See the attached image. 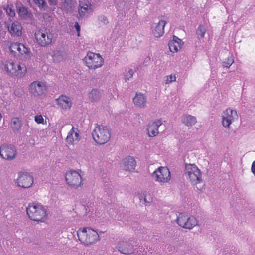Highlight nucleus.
Returning a JSON list of instances; mask_svg holds the SVG:
<instances>
[{
    "mask_svg": "<svg viewBox=\"0 0 255 255\" xmlns=\"http://www.w3.org/2000/svg\"><path fill=\"white\" fill-rule=\"evenodd\" d=\"M5 70L10 75L17 78L24 76L27 72L26 66L12 60H0V70Z\"/></svg>",
    "mask_w": 255,
    "mask_h": 255,
    "instance_id": "nucleus-1",
    "label": "nucleus"
},
{
    "mask_svg": "<svg viewBox=\"0 0 255 255\" xmlns=\"http://www.w3.org/2000/svg\"><path fill=\"white\" fill-rule=\"evenodd\" d=\"M77 234L81 243L86 246L95 244L99 240V234L91 228H80L77 231Z\"/></svg>",
    "mask_w": 255,
    "mask_h": 255,
    "instance_id": "nucleus-2",
    "label": "nucleus"
},
{
    "mask_svg": "<svg viewBox=\"0 0 255 255\" xmlns=\"http://www.w3.org/2000/svg\"><path fill=\"white\" fill-rule=\"evenodd\" d=\"M29 218L35 221H44L46 218V209L39 204H30L26 209Z\"/></svg>",
    "mask_w": 255,
    "mask_h": 255,
    "instance_id": "nucleus-3",
    "label": "nucleus"
},
{
    "mask_svg": "<svg viewBox=\"0 0 255 255\" xmlns=\"http://www.w3.org/2000/svg\"><path fill=\"white\" fill-rule=\"evenodd\" d=\"M94 140L99 144H104L111 138V132L107 126L97 125L92 132Z\"/></svg>",
    "mask_w": 255,
    "mask_h": 255,
    "instance_id": "nucleus-4",
    "label": "nucleus"
},
{
    "mask_svg": "<svg viewBox=\"0 0 255 255\" xmlns=\"http://www.w3.org/2000/svg\"><path fill=\"white\" fill-rule=\"evenodd\" d=\"M83 61L85 65L91 70L102 67L104 62L103 58L99 54L92 52H88Z\"/></svg>",
    "mask_w": 255,
    "mask_h": 255,
    "instance_id": "nucleus-5",
    "label": "nucleus"
},
{
    "mask_svg": "<svg viewBox=\"0 0 255 255\" xmlns=\"http://www.w3.org/2000/svg\"><path fill=\"white\" fill-rule=\"evenodd\" d=\"M185 175L193 185L197 184L202 181V176L200 170L194 164H189L185 165Z\"/></svg>",
    "mask_w": 255,
    "mask_h": 255,
    "instance_id": "nucleus-6",
    "label": "nucleus"
},
{
    "mask_svg": "<svg viewBox=\"0 0 255 255\" xmlns=\"http://www.w3.org/2000/svg\"><path fill=\"white\" fill-rule=\"evenodd\" d=\"M177 223L181 227L191 229L198 224L196 218L187 213H181L177 218Z\"/></svg>",
    "mask_w": 255,
    "mask_h": 255,
    "instance_id": "nucleus-7",
    "label": "nucleus"
},
{
    "mask_svg": "<svg viewBox=\"0 0 255 255\" xmlns=\"http://www.w3.org/2000/svg\"><path fill=\"white\" fill-rule=\"evenodd\" d=\"M37 42L42 47H45L52 42L53 34L47 30H38L35 33Z\"/></svg>",
    "mask_w": 255,
    "mask_h": 255,
    "instance_id": "nucleus-8",
    "label": "nucleus"
},
{
    "mask_svg": "<svg viewBox=\"0 0 255 255\" xmlns=\"http://www.w3.org/2000/svg\"><path fill=\"white\" fill-rule=\"evenodd\" d=\"M29 91L34 97L40 98L45 95L47 92V87L44 82L35 81L29 85Z\"/></svg>",
    "mask_w": 255,
    "mask_h": 255,
    "instance_id": "nucleus-9",
    "label": "nucleus"
},
{
    "mask_svg": "<svg viewBox=\"0 0 255 255\" xmlns=\"http://www.w3.org/2000/svg\"><path fill=\"white\" fill-rule=\"evenodd\" d=\"M9 50L13 54H16L18 52L19 54L23 56L27 59H30L32 56L29 48L23 44L18 42L11 43L9 46Z\"/></svg>",
    "mask_w": 255,
    "mask_h": 255,
    "instance_id": "nucleus-10",
    "label": "nucleus"
},
{
    "mask_svg": "<svg viewBox=\"0 0 255 255\" xmlns=\"http://www.w3.org/2000/svg\"><path fill=\"white\" fill-rule=\"evenodd\" d=\"M155 181L160 183L168 182L171 179V174L167 167H160L152 173Z\"/></svg>",
    "mask_w": 255,
    "mask_h": 255,
    "instance_id": "nucleus-11",
    "label": "nucleus"
},
{
    "mask_svg": "<svg viewBox=\"0 0 255 255\" xmlns=\"http://www.w3.org/2000/svg\"><path fill=\"white\" fill-rule=\"evenodd\" d=\"M222 123L224 127L230 128L231 124L238 118V116L236 110L231 108H228L222 113Z\"/></svg>",
    "mask_w": 255,
    "mask_h": 255,
    "instance_id": "nucleus-12",
    "label": "nucleus"
},
{
    "mask_svg": "<svg viewBox=\"0 0 255 255\" xmlns=\"http://www.w3.org/2000/svg\"><path fill=\"white\" fill-rule=\"evenodd\" d=\"M65 179L67 184L72 187L77 188L82 185V177L76 171L70 170L66 172Z\"/></svg>",
    "mask_w": 255,
    "mask_h": 255,
    "instance_id": "nucleus-13",
    "label": "nucleus"
},
{
    "mask_svg": "<svg viewBox=\"0 0 255 255\" xmlns=\"http://www.w3.org/2000/svg\"><path fill=\"white\" fill-rule=\"evenodd\" d=\"M17 183L19 187L29 188L33 184V178L27 172H20L17 179Z\"/></svg>",
    "mask_w": 255,
    "mask_h": 255,
    "instance_id": "nucleus-14",
    "label": "nucleus"
},
{
    "mask_svg": "<svg viewBox=\"0 0 255 255\" xmlns=\"http://www.w3.org/2000/svg\"><path fill=\"white\" fill-rule=\"evenodd\" d=\"M81 138L80 130L77 128L72 127L68 133L66 138V142L69 145H74L77 144Z\"/></svg>",
    "mask_w": 255,
    "mask_h": 255,
    "instance_id": "nucleus-15",
    "label": "nucleus"
},
{
    "mask_svg": "<svg viewBox=\"0 0 255 255\" xmlns=\"http://www.w3.org/2000/svg\"><path fill=\"white\" fill-rule=\"evenodd\" d=\"M78 12L81 18L87 17L93 12L92 4L88 0L80 1Z\"/></svg>",
    "mask_w": 255,
    "mask_h": 255,
    "instance_id": "nucleus-16",
    "label": "nucleus"
},
{
    "mask_svg": "<svg viewBox=\"0 0 255 255\" xmlns=\"http://www.w3.org/2000/svg\"><path fill=\"white\" fill-rule=\"evenodd\" d=\"M16 150L14 147L3 145L0 148V154L2 158L6 160H12L16 156Z\"/></svg>",
    "mask_w": 255,
    "mask_h": 255,
    "instance_id": "nucleus-17",
    "label": "nucleus"
},
{
    "mask_svg": "<svg viewBox=\"0 0 255 255\" xmlns=\"http://www.w3.org/2000/svg\"><path fill=\"white\" fill-rule=\"evenodd\" d=\"M117 248L119 252L124 254H131L134 252L133 245L129 242L124 240L119 242Z\"/></svg>",
    "mask_w": 255,
    "mask_h": 255,
    "instance_id": "nucleus-18",
    "label": "nucleus"
},
{
    "mask_svg": "<svg viewBox=\"0 0 255 255\" xmlns=\"http://www.w3.org/2000/svg\"><path fill=\"white\" fill-rule=\"evenodd\" d=\"M184 42L181 39L176 36H173V38L168 43L170 51L173 53L177 52L180 50L183 45Z\"/></svg>",
    "mask_w": 255,
    "mask_h": 255,
    "instance_id": "nucleus-19",
    "label": "nucleus"
},
{
    "mask_svg": "<svg viewBox=\"0 0 255 255\" xmlns=\"http://www.w3.org/2000/svg\"><path fill=\"white\" fill-rule=\"evenodd\" d=\"M8 31L11 36L20 37L22 34V27L18 21L13 22L8 27Z\"/></svg>",
    "mask_w": 255,
    "mask_h": 255,
    "instance_id": "nucleus-20",
    "label": "nucleus"
},
{
    "mask_svg": "<svg viewBox=\"0 0 255 255\" xmlns=\"http://www.w3.org/2000/svg\"><path fill=\"white\" fill-rule=\"evenodd\" d=\"M161 120L152 122L149 123L147 130L148 134L150 137H154L159 133L158 128L162 125Z\"/></svg>",
    "mask_w": 255,
    "mask_h": 255,
    "instance_id": "nucleus-21",
    "label": "nucleus"
},
{
    "mask_svg": "<svg viewBox=\"0 0 255 255\" xmlns=\"http://www.w3.org/2000/svg\"><path fill=\"white\" fill-rule=\"evenodd\" d=\"M57 105L64 110L69 109L72 106V101L70 98L65 95H61L56 99Z\"/></svg>",
    "mask_w": 255,
    "mask_h": 255,
    "instance_id": "nucleus-22",
    "label": "nucleus"
},
{
    "mask_svg": "<svg viewBox=\"0 0 255 255\" xmlns=\"http://www.w3.org/2000/svg\"><path fill=\"white\" fill-rule=\"evenodd\" d=\"M133 102L134 105L139 108H144L146 107L147 102L146 96L141 93H136L133 98Z\"/></svg>",
    "mask_w": 255,
    "mask_h": 255,
    "instance_id": "nucleus-23",
    "label": "nucleus"
},
{
    "mask_svg": "<svg viewBox=\"0 0 255 255\" xmlns=\"http://www.w3.org/2000/svg\"><path fill=\"white\" fill-rule=\"evenodd\" d=\"M164 20H160L157 24H155V26H153V33L156 37H160L163 35L164 33V27L166 24Z\"/></svg>",
    "mask_w": 255,
    "mask_h": 255,
    "instance_id": "nucleus-24",
    "label": "nucleus"
},
{
    "mask_svg": "<svg viewBox=\"0 0 255 255\" xmlns=\"http://www.w3.org/2000/svg\"><path fill=\"white\" fill-rule=\"evenodd\" d=\"M136 161L132 157L129 156L124 160L123 167L125 170L132 171L135 169Z\"/></svg>",
    "mask_w": 255,
    "mask_h": 255,
    "instance_id": "nucleus-25",
    "label": "nucleus"
},
{
    "mask_svg": "<svg viewBox=\"0 0 255 255\" xmlns=\"http://www.w3.org/2000/svg\"><path fill=\"white\" fill-rule=\"evenodd\" d=\"M182 122L188 127H192L197 123L196 118L190 115H186L183 116Z\"/></svg>",
    "mask_w": 255,
    "mask_h": 255,
    "instance_id": "nucleus-26",
    "label": "nucleus"
},
{
    "mask_svg": "<svg viewBox=\"0 0 255 255\" xmlns=\"http://www.w3.org/2000/svg\"><path fill=\"white\" fill-rule=\"evenodd\" d=\"M138 198L143 203H149L152 201V195L147 191H142L138 195Z\"/></svg>",
    "mask_w": 255,
    "mask_h": 255,
    "instance_id": "nucleus-27",
    "label": "nucleus"
},
{
    "mask_svg": "<svg viewBox=\"0 0 255 255\" xmlns=\"http://www.w3.org/2000/svg\"><path fill=\"white\" fill-rule=\"evenodd\" d=\"M101 96V93L100 91L96 89H93L88 94V98L92 102L98 101L100 99Z\"/></svg>",
    "mask_w": 255,
    "mask_h": 255,
    "instance_id": "nucleus-28",
    "label": "nucleus"
},
{
    "mask_svg": "<svg viewBox=\"0 0 255 255\" xmlns=\"http://www.w3.org/2000/svg\"><path fill=\"white\" fill-rule=\"evenodd\" d=\"M63 52L59 50H56L52 53V58L54 62H58L63 59Z\"/></svg>",
    "mask_w": 255,
    "mask_h": 255,
    "instance_id": "nucleus-29",
    "label": "nucleus"
},
{
    "mask_svg": "<svg viewBox=\"0 0 255 255\" xmlns=\"http://www.w3.org/2000/svg\"><path fill=\"white\" fill-rule=\"evenodd\" d=\"M17 12L19 16L24 19L28 18L30 15V13L28 12L27 8L24 7H19Z\"/></svg>",
    "mask_w": 255,
    "mask_h": 255,
    "instance_id": "nucleus-30",
    "label": "nucleus"
},
{
    "mask_svg": "<svg viewBox=\"0 0 255 255\" xmlns=\"http://www.w3.org/2000/svg\"><path fill=\"white\" fill-rule=\"evenodd\" d=\"M11 127L14 130H18L20 128L21 123L20 120L17 118H14L11 120Z\"/></svg>",
    "mask_w": 255,
    "mask_h": 255,
    "instance_id": "nucleus-31",
    "label": "nucleus"
},
{
    "mask_svg": "<svg viewBox=\"0 0 255 255\" xmlns=\"http://www.w3.org/2000/svg\"><path fill=\"white\" fill-rule=\"evenodd\" d=\"M206 29L204 26L199 25L197 29L196 34L199 39L204 38L205 34L206 33Z\"/></svg>",
    "mask_w": 255,
    "mask_h": 255,
    "instance_id": "nucleus-32",
    "label": "nucleus"
},
{
    "mask_svg": "<svg viewBox=\"0 0 255 255\" xmlns=\"http://www.w3.org/2000/svg\"><path fill=\"white\" fill-rule=\"evenodd\" d=\"M7 14L11 17H13L15 15V12L14 6L12 4H8L5 8Z\"/></svg>",
    "mask_w": 255,
    "mask_h": 255,
    "instance_id": "nucleus-33",
    "label": "nucleus"
},
{
    "mask_svg": "<svg viewBox=\"0 0 255 255\" xmlns=\"http://www.w3.org/2000/svg\"><path fill=\"white\" fill-rule=\"evenodd\" d=\"M176 77L175 75L171 74L165 77L164 83L166 84H169L176 81Z\"/></svg>",
    "mask_w": 255,
    "mask_h": 255,
    "instance_id": "nucleus-34",
    "label": "nucleus"
},
{
    "mask_svg": "<svg viewBox=\"0 0 255 255\" xmlns=\"http://www.w3.org/2000/svg\"><path fill=\"white\" fill-rule=\"evenodd\" d=\"M234 62L233 58L232 56L229 57L223 62V66L226 68H229Z\"/></svg>",
    "mask_w": 255,
    "mask_h": 255,
    "instance_id": "nucleus-35",
    "label": "nucleus"
},
{
    "mask_svg": "<svg viewBox=\"0 0 255 255\" xmlns=\"http://www.w3.org/2000/svg\"><path fill=\"white\" fill-rule=\"evenodd\" d=\"M34 3L38 6L40 8L45 9L46 4L44 0H33Z\"/></svg>",
    "mask_w": 255,
    "mask_h": 255,
    "instance_id": "nucleus-36",
    "label": "nucleus"
},
{
    "mask_svg": "<svg viewBox=\"0 0 255 255\" xmlns=\"http://www.w3.org/2000/svg\"><path fill=\"white\" fill-rule=\"evenodd\" d=\"M35 122L38 124H44V119L41 115H36L34 117Z\"/></svg>",
    "mask_w": 255,
    "mask_h": 255,
    "instance_id": "nucleus-37",
    "label": "nucleus"
},
{
    "mask_svg": "<svg viewBox=\"0 0 255 255\" xmlns=\"http://www.w3.org/2000/svg\"><path fill=\"white\" fill-rule=\"evenodd\" d=\"M133 70L132 69H129L128 72L125 75L126 81L129 80L130 78H131L133 76Z\"/></svg>",
    "mask_w": 255,
    "mask_h": 255,
    "instance_id": "nucleus-38",
    "label": "nucleus"
},
{
    "mask_svg": "<svg viewBox=\"0 0 255 255\" xmlns=\"http://www.w3.org/2000/svg\"><path fill=\"white\" fill-rule=\"evenodd\" d=\"M74 27L78 33L77 35L78 36H80V26L79 25L78 22H76L74 24Z\"/></svg>",
    "mask_w": 255,
    "mask_h": 255,
    "instance_id": "nucleus-39",
    "label": "nucleus"
},
{
    "mask_svg": "<svg viewBox=\"0 0 255 255\" xmlns=\"http://www.w3.org/2000/svg\"><path fill=\"white\" fill-rule=\"evenodd\" d=\"M99 20L101 21V22H103L105 24H106L108 23V21H107V18L106 16H101L99 17Z\"/></svg>",
    "mask_w": 255,
    "mask_h": 255,
    "instance_id": "nucleus-40",
    "label": "nucleus"
},
{
    "mask_svg": "<svg viewBox=\"0 0 255 255\" xmlns=\"http://www.w3.org/2000/svg\"><path fill=\"white\" fill-rule=\"evenodd\" d=\"M251 170L253 174L255 175V160L252 163Z\"/></svg>",
    "mask_w": 255,
    "mask_h": 255,
    "instance_id": "nucleus-41",
    "label": "nucleus"
},
{
    "mask_svg": "<svg viewBox=\"0 0 255 255\" xmlns=\"http://www.w3.org/2000/svg\"><path fill=\"white\" fill-rule=\"evenodd\" d=\"M71 3H72L71 0H65L64 2V6H65L67 4H71Z\"/></svg>",
    "mask_w": 255,
    "mask_h": 255,
    "instance_id": "nucleus-42",
    "label": "nucleus"
},
{
    "mask_svg": "<svg viewBox=\"0 0 255 255\" xmlns=\"http://www.w3.org/2000/svg\"><path fill=\"white\" fill-rule=\"evenodd\" d=\"M49 1L52 4H54V5H56V3H57V0H49Z\"/></svg>",
    "mask_w": 255,
    "mask_h": 255,
    "instance_id": "nucleus-43",
    "label": "nucleus"
},
{
    "mask_svg": "<svg viewBox=\"0 0 255 255\" xmlns=\"http://www.w3.org/2000/svg\"><path fill=\"white\" fill-rule=\"evenodd\" d=\"M2 13V11L1 9L0 8V16L1 15Z\"/></svg>",
    "mask_w": 255,
    "mask_h": 255,
    "instance_id": "nucleus-44",
    "label": "nucleus"
},
{
    "mask_svg": "<svg viewBox=\"0 0 255 255\" xmlns=\"http://www.w3.org/2000/svg\"><path fill=\"white\" fill-rule=\"evenodd\" d=\"M1 87V80L0 79V87Z\"/></svg>",
    "mask_w": 255,
    "mask_h": 255,
    "instance_id": "nucleus-45",
    "label": "nucleus"
}]
</instances>
